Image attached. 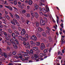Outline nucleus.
Returning <instances> with one entry per match:
<instances>
[{
    "mask_svg": "<svg viewBox=\"0 0 65 65\" xmlns=\"http://www.w3.org/2000/svg\"><path fill=\"white\" fill-rule=\"evenodd\" d=\"M38 47H33L32 49H31L30 50V53L31 54L29 55H32V54L33 53L34 51L36 52L37 51H38Z\"/></svg>",
    "mask_w": 65,
    "mask_h": 65,
    "instance_id": "nucleus-1",
    "label": "nucleus"
},
{
    "mask_svg": "<svg viewBox=\"0 0 65 65\" xmlns=\"http://www.w3.org/2000/svg\"><path fill=\"white\" fill-rule=\"evenodd\" d=\"M44 21L42 20H41L40 21V23L41 24V26L45 25V22L46 23L47 22V20L46 18H44Z\"/></svg>",
    "mask_w": 65,
    "mask_h": 65,
    "instance_id": "nucleus-2",
    "label": "nucleus"
},
{
    "mask_svg": "<svg viewBox=\"0 0 65 65\" xmlns=\"http://www.w3.org/2000/svg\"><path fill=\"white\" fill-rule=\"evenodd\" d=\"M34 57H35V59L36 60V62H38V61H41L42 60V58H39V57H38L36 54H35L34 55Z\"/></svg>",
    "mask_w": 65,
    "mask_h": 65,
    "instance_id": "nucleus-3",
    "label": "nucleus"
},
{
    "mask_svg": "<svg viewBox=\"0 0 65 65\" xmlns=\"http://www.w3.org/2000/svg\"><path fill=\"white\" fill-rule=\"evenodd\" d=\"M18 29L20 31L22 30L21 32V34L22 36H23L25 35V29H22L21 28L19 27L18 28Z\"/></svg>",
    "mask_w": 65,
    "mask_h": 65,
    "instance_id": "nucleus-4",
    "label": "nucleus"
},
{
    "mask_svg": "<svg viewBox=\"0 0 65 65\" xmlns=\"http://www.w3.org/2000/svg\"><path fill=\"white\" fill-rule=\"evenodd\" d=\"M43 42L44 43L47 44L46 46H47V47H48V46H49V45H50V44H51V41H49L48 40H47L46 41V40H44Z\"/></svg>",
    "mask_w": 65,
    "mask_h": 65,
    "instance_id": "nucleus-5",
    "label": "nucleus"
},
{
    "mask_svg": "<svg viewBox=\"0 0 65 65\" xmlns=\"http://www.w3.org/2000/svg\"><path fill=\"white\" fill-rule=\"evenodd\" d=\"M30 57L28 55V53L26 52L25 53V61H27L28 60V59Z\"/></svg>",
    "mask_w": 65,
    "mask_h": 65,
    "instance_id": "nucleus-6",
    "label": "nucleus"
},
{
    "mask_svg": "<svg viewBox=\"0 0 65 65\" xmlns=\"http://www.w3.org/2000/svg\"><path fill=\"white\" fill-rule=\"evenodd\" d=\"M30 13L31 15L32 16L31 20H34V18H35V15L34 14V13L32 11H31L30 12Z\"/></svg>",
    "mask_w": 65,
    "mask_h": 65,
    "instance_id": "nucleus-7",
    "label": "nucleus"
},
{
    "mask_svg": "<svg viewBox=\"0 0 65 65\" xmlns=\"http://www.w3.org/2000/svg\"><path fill=\"white\" fill-rule=\"evenodd\" d=\"M19 39L21 40H22L23 41V44L25 45V37H23L22 38L21 36H18Z\"/></svg>",
    "mask_w": 65,
    "mask_h": 65,
    "instance_id": "nucleus-8",
    "label": "nucleus"
},
{
    "mask_svg": "<svg viewBox=\"0 0 65 65\" xmlns=\"http://www.w3.org/2000/svg\"><path fill=\"white\" fill-rule=\"evenodd\" d=\"M45 45L43 43H42L41 44V45L40 46V49L41 50H43L44 48H45Z\"/></svg>",
    "mask_w": 65,
    "mask_h": 65,
    "instance_id": "nucleus-9",
    "label": "nucleus"
},
{
    "mask_svg": "<svg viewBox=\"0 0 65 65\" xmlns=\"http://www.w3.org/2000/svg\"><path fill=\"white\" fill-rule=\"evenodd\" d=\"M39 10L40 11H42V10L43 12L44 13H46V10L44 8H43L42 9H41V7H40L39 8Z\"/></svg>",
    "mask_w": 65,
    "mask_h": 65,
    "instance_id": "nucleus-10",
    "label": "nucleus"
},
{
    "mask_svg": "<svg viewBox=\"0 0 65 65\" xmlns=\"http://www.w3.org/2000/svg\"><path fill=\"white\" fill-rule=\"evenodd\" d=\"M30 39H32V40H35V41L37 40V38H36V37L35 35L32 36L30 38Z\"/></svg>",
    "mask_w": 65,
    "mask_h": 65,
    "instance_id": "nucleus-11",
    "label": "nucleus"
},
{
    "mask_svg": "<svg viewBox=\"0 0 65 65\" xmlns=\"http://www.w3.org/2000/svg\"><path fill=\"white\" fill-rule=\"evenodd\" d=\"M34 14H35V15L36 18V19H38L39 17L38 13L37 12H35Z\"/></svg>",
    "mask_w": 65,
    "mask_h": 65,
    "instance_id": "nucleus-12",
    "label": "nucleus"
},
{
    "mask_svg": "<svg viewBox=\"0 0 65 65\" xmlns=\"http://www.w3.org/2000/svg\"><path fill=\"white\" fill-rule=\"evenodd\" d=\"M5 7L9 9L10 10H12V8L9 6H5Z\"/></svg>",
    "mask_w": 65,
    "mask_h": 65,
    "instance_id": "nucleus-13",
    "label": "nucleus"
},
{
    "mask_svg": "<svg viewBox=\"0 0 65 65\" xmlns=\"http://www.w3.org/2000/svg\"><path fill=\"white\" fill-rule=\"evenodd\" d=\"M12 44L14 48L15 49H17L18 48V45H17L15 43H13Z\"/></svg>",
    "mask_w": 65,
    "mask_h": 65,
    "instance_id": "nucleus-14",
    "label": "nucleus"
},
{
    "mask_svg": "<svg viewBox=\"0 0 65 65\" xmlns=\"http://www.w3.org/2000/svg\"><path fill=\"white\" fill-rule=\"evenodd\" d=\"M28 39V35L27 34H26L25 35V41H27Z\"/></svg>",
    "mask_w": 65,
    "mask_h": 65,
    "instance_id": "nucleus-15",
    "label": "nucleus"
},
{
    "mask_svg": "<svg viewBox=\"0 0 65 65\" xmlns=\"http://www.w3.org/2000/svg\"><path fill=\"white\" fill-rule=\"evenodd\" d=\"M2 56H4L5 58H7V54L5 52H4L3 53V54H2Z\"/></svg>",
    "mask_w": 65,
    "mask_h": 65,
    "instance_id": "nucleus-16",
    "label": "nucleus"
},
{
    "mask_svg": "<svg viewBox=\"0 0 65 65\" xmlns=\"http://www.w3.org/2000/svg\"><path fill=\"white\" fill-rule=\"evenodd\" d=\"M25 45H26L27 47L29 48H30V45H29V43L27 42V43L25 42Z\"/></svg>",
    "mask_w": 65,
    "mask_h": 65,
    "instance_id": "nucleus-17",
    "label": "nucleus"
},
{
    "mask_svg": "<svg viewBox=\"0 0 65 65\" xmlns=\"http://www.w3.org/2000/svg\"><path fill=\"white\" fill-rule=\"evenodd\" d=\"M45 55V53H41L39 55V57H42L43 56Z\"/></svg>",
    "mask_w": 65,
    "mask_h": 65,
    "instance_id": "nucleus-18",
    "label": "nucleus"
},
{
    "mask_svg": "<svg viewBox=\"0 0 65 65\" xmlns=\"http://www.w3.org/2000/svg\"><path fill=\"white\" fill-rule=\"evenodd\" d=\"M35 6V8L36 9H38V6L36 4H35L34 5Z\"/></svg>",
    "mask_w": 65,
    "mask_h": 65,
    "instance_id": "nucleus-19",
    "label": "nucleus"
},
{
    "mask_svg": "<svg viewBox=\"0 0 65 65\" xmlns=\"http://www.w3.org/2000/svg\"><path fill=\"white\" fill-rule=\"evenodd\" d=\"M5 18H6L8 20L10 19V17L8 15H6L5 16Z\"/></svg>",
    "mask_w": 65,
    "mask_h": 65,
    "instance_id": "nucleus-20",
    "label": "nucleus"
},
{
    "mask_svg": "<svg viewBox=\"0 0 65 65\" xmlns=\"http://www.w3.org/2000/svg\"><path fill=\"white\" fill-rule=\"evenodd\" d=\"M36 44L37 46H39L40 44V42H36Z\"/></svg>",
    "mask_w": 65,
    "mask_h": 65,
    "instance_id": "nucleus-21",
    "label": "nucleus"
},
{
    "mask_svg": "<svg viewBox=\"0 0 65 65\" xmlns=\"http://www.w3.org/2000/svg\"><path fill=\"white\" fill-rule=\"evenodd\" d=\"M42 36H44V37H45L46 36V33L44 32H43L42 33Z\"/></svg>",
    "mask_w": 65,
    "mask_h": 65,
    "instance_id": "nucleus-22",
    "label": "nucleus"
},
{
    "mask_svg": "<svg viewBox=\"0 0 65 65\" xmlns=\"http://www.w3.org/2000/svg\"><path fill=\"white\" fill-rule=\"evenodd\" d=\"M48 50H49L48 48L47 49H44V53H47V52L48 51Z\"/></svg>",
    "mask_w": 65,
    "mask_h": 65,
    "instance_id": "nucleus-23",
    "label": "nucleus"
},
{
    "mask_svg": "<svg viewBox=\"0 0 65 65\" xmlns=\"http://www.w3.org/2000/svg\"><path fill=\"white\" fill-rule=\"evenodd\" d=\"M30 22L28 20H26L25 22V24H26L27 25H29Z\"/></svg>",
    "mask_w": 65,
    "mask_h": 65,
    "instance_id": "nucleus-24",
    "label": "nucleus"
},
{
    "mask_svg": "<svg viewBox=\"0 0 65 65\" xmlns=\"http://www.w3.org/2000/svg\"><path fill=\"white\" fill-rule=\"evenodd\" d=\"M33 3V2L31 0H29L28 2V4L30 5H31Z\"/></svg>",
    "mask_w": 65,
    "mask_h": 65,
    "instance_id": "nucleus-25",
    "label": "nucleus"
},
{
    "mask_svg": "<svg viewBox=\"0 0 65 65\" xmlns=\"http://www.w3.org/2000/svg\"><path fill=\"white\" fill-rule=\"evenodd\" d=\"M12 37H13V38H15L16 37V36H15V34L14 33H13L12 34Z\"/></svg>",
    "mask_w": 65,
    "mask_h": 65,
    "instance_id": "nucleus-26",
    "label": "nucleus"
},
{
    "mask_svg": "<svg viewBox=\"0 0 65 65\" xmlns=\"http://www.w3.org/2000/svg\"><path fill=\"white\" fill-rule=\"evenodd\" d=\"M2 21H4L5 23V20H6L5 18L4 17H2Z\"/></svg>",
    "mask_w": 65,
    "mask_h": 65,
    "instance_id": "nucleus-27",
    "label": "nucleus"
},
{
    "mask_svg": "<svg viewBox=\"0 0 65 65\" xmlns=\"http://www.w3.org/2000/svg\"><path fill=\"white\" fill-rule=\"evenodd\" d=\"M30 43H31V44L32 45V46H34V45H35V43L33 42V41H31Z\"/></svg>",
    "mask_w": 65,
    "mask_h": 65,
    "instance_id": "nucleus-28",
    "label": "nucleus"
},
{
    "mask_svg": "<svg viewBox=\"0 0 65 65\" xmlns=\"http://www.w3.org/2000/svg\"><path fill=\"white\" fill-rule=\"evenodd\" d=\"M14 41L15 42H16L17 44H19V41L17 39L15 40Z\"/></svg>",
    "mask_w": 65,
    "mask_h": 65,
    "instance_id": "nucleus-29",
    "label": "nucleus"
},
{
    "mask_svg": "<svg viewBox=\"0 0 65 65\" xmlns=\"http://www.w3.org/2000/svg\"><path fill=\"white\" fill-rule=\"evenodd\" d=\"M38 29L39 31H41L42 30V29L40 27H38Z\"/></svg>",
    "mask_w": 65,
    "mask_h": 65,
    "instance_id": "nucleus-30",
    "label": "nucleus"
},
{
    "mask_svg": "<svg viewBox=\"0 0 65 65\" xmlns=\"http://www.w3.org/2000/svg\"><path fill=\"white\" fill-rule=\"evenodd\" d=\"M22 20V23H23V24H25V19H24L23 18H21Z\"/></svg>",
    "mask_w": 65,
    "mask_h": 65,
    "instance_id": "nucleus-31",
    "label": "nucleus"
},
{
    "mask_svg": "<svg viewBox=\"0 0 65 65\" xmlns=\"http://www.w3.org/2000/svg\"><path fill=\"white\" fill-rule=\"evenodd\" d=\"M3 34L5 36V37H6L7 36V34L6 32H4L3 33Z\"/></svg>",
    "mask_w": 65,
    "mask_h": 65,
    "instance_id": "nucleus-32",
    "label": "nucleus"
},
{
    "mask_svg": "<svg viewBox=\"0 0 65 65\" xmlns=\"http://www.w3.org/2000/svg\"><path fill=\"white\" fill-rule=\"evenodd\" d=\"M57 24H58V22H59V17L58 16H57Z\"/></svg>",
    "mask_w": 65,
    "mask_h": 65,
    "instance_id": "nucleus-33",
    "label": "nucleus"
},
{
    "mask_svg": "<svg viewBox=\"0 0 65 65\" xmlns=\"http://www.w3.org/2000/svg\"><path fill=\"white\" fill-rule=\"evenodd\" d=\"M15 33L16 34H18V35H20V34H19V32L18 31H17V30H15L14 31Z\"/></svg>",
    "mask_w": 65,
    "mask_h": 65,
    "instance_id": "nucleus-34",
    "label": "nucleus"
},
{
    "mask_svg": "<svg viewBox=\"0 0 65 65\" xmlns=\"http://www.w3.org/2000/svg\"><path fill=\"white\" fill-rule=\"evenodd\" d=\"M15 17H16L17 18H18V19H19L20 18V17H19V16L18 15V14H15Z\"/></svg>",
    "mask_w": 65,
    "mask_h": 65,
    "instance_id": "nucleus-35",
    "label": "nucleus"
},
{
    "mask_svg": "<svg viewBox=\"0 0 65 65\" xmlns=\"http://www.w3.org/2000/svg\"><path fill=\"white\" fill-rule=\"evenodd\" d=\"M11 27L12 29H14V30H15V27L13 25H11Z\"/></svg>",
    "mask_w": 65,
    "mask_h": 65,
    "instance_id": "nucleus-36",
    "label": "nucleus"
},
{
    "mask_svg": "<svg viewBox=\"0 0 65 65\" xmlns=\"http://www.w3.org/2000/svg\"><path fill=\"white\" fill-rule=\"evenodd\" d=\"M37 37H41V35H40V34H39V33H38L37 34Z\"/></svg>",
    "mask_w": 65,
    "mask_h": 65,
    "instance_id": "nucleus-37",
    "label": "nucleus"
},
{
    "mask_svg": "<svg viewBox=\"0 0 65 65\" xmlns=\"http://www.w3.org/2000/svg\"><path fill=\"white\" fill-rule=\"evenodd\" d=\"M13 21H14V22L15 23H16V24H17V23H18V21H17V20L16 19H13Z\"/></svg>",
    "mask_w": 65,
    "mask_h": 65,
    "instance_id": "nucleus-38",
    "label": "nucleus"
},
{
    "mask_svg": "<svg viewBox=\"0 0 65 65\" xmlns=\"http://www.w3.org/2000/svg\"><path fill=\"white\" fill-rule=\"evenodd\" d=\"M14 4L15 5H17V1H14Z\"/></svg>",
    "mask_w": 65,
    "mask_h": 65,
    "instance_id": "nucleus-39",
    "label": "nucleus"
},
{
    "mask_svg": "<svg viewBox=\"0 0 65 65\" xmlns=\"http://www.w3.org/2000/svg\"><path fill=\"white\" fill-rule=\"evenodd\" d=\"M50 56H51V54H48L47 56H45L44 58L45 59V58H47V57H50Z\"/></svg>",
    "mask_w": 65,
    "mask_h": 65,
    "instance_id": "nucleus-40",
    "label": "nucleus"
},
{
    "mask_svg": "<svg viewBox=\"0 0 65 65\" xmlns=\"http://www.w3.org/2000/svg\"><path fill=\"white\" fill-rule=\"evenodd\" d=\"M11 34H8L7 35V36H8L9 38H10L11 37Z\"/></svg>",
    "mask_w": 65,
    "mask_h": 65,
    "instance_id": "nucleus-41",
    "label": "nucleus"
},
{
    "mask_svg": "<svg viewBox=\"0 0 65 65\" xmlns=\"http://www.w3.org/2000/svg\"><path fill=\"white\" fill-rule=\"evenodd\" d=\"M10 14V15L11 17L12 18H13V15H12V14L11 13H9Z\"/></svg>",
    "mask_w": 65,
    "mask_h": 65,
    "instance_id": "nucleus-42",
    "label": "nucleus"
},
{
    "mask_svg": "<svg viewBox=\"0 0 65 65\" xmlns=\"http://www.w3.org/2000/svg\"><path fill=\"white\" fill-rule=\"evenodd\" d=\"M10 41L11 42V43L12 44L15 43L13 41V40L12 39H11L10 40Z\"/></svg>",
    "mask_w": 65,
    "mask_h": 65,
    "instance_id": "nucleus-43",
    "label": "nucleus"
},
{
    "mask_svg": "<svg viewBox=\"0 0 65 65\" xmlns=\"http://www.w3.org/2000/svg\"><path fill=\"white\" fill-rule=\"evenodd\" d=\"M26 52H27V53H28V54H29V55H30L31 54L30 53V51H29L28 50H26Z\"/></svg>",
    "mask_w": 65,
    "mask_h": 65,
    "instance_id": "nucleus-44",
    "label": "nucleus"
},
{
    "mask_svg": "<svg viewBox=\"0 0 65 65\" xmlns=\"http://www.w3.org/2000/svg\"><path fill=\"white\" fill-rule=\"evenodd\" d=\"M23 58V56L22 55H20V56H19V57H17V58L19 59V58H20V59H22Z\"/></svg>",
    "mask_w": 65,
    "mask_h": 65,
    "instance_id": "nucleus-45",
    "label": "nucleus"
},
{
    "mask_svg": "<svg viewBox=\"0 0 65 65\" xmlns=\"http://www.w3.org/2000/svg\"><path fill=\"white\" fill-rule=\"evenodd\" d=\"M64 25V24H63V23H62L61 24V25H60V26L62 27V28H64V26H63Z\"/></svg>",
    "mask_w": 65,
    "mask_h": 65,
    "instance_id": "nucleus-46",
    "label": "nucleus"
},
{
    "mask_svg": "<svg viewBox=\"0 0 65 65\" xmlns=\"http://www.w3.org/2000/svg\"><path fill=\"white\" fill-rule=\"evenodd\" d=\"M46 9H48V11H50V10L49 9V8H48V6L46 5Z\"/></svg>",
    "mask_w": 65,
    "mask_h": 65,
    "instance_id": "nucleus-47",
    "label": "nucleus"
},
{
    "mask_svg": "<svg viewBox=\"0 0 65 65\" xmlns=\"http://www.w3.org/2000/svg\"><path fill=\"white\" fill-rule=\"evenodd\" d=\"M7 50L8 51H10V47L8 46L7 47Z\"/></svg>",
    "mask_w": 65,
    "mask_h": 65,
    "instance_id": "nucleus-48",
    "label": "nucleus"
},
{
    "mask_svg": "<svg viewBox=\"0 0 65 65\" xmlns=\"http://www.w3.org/2000/svg\"><path fill=\"white\" fill-rule=\"evenodd\" d=\"M65 43V40L64 41L61 42V44L63 45V44H64V43Z\"/></svg>",
    "mask_w": 65,
    "mask_h": 65,
    "instance_id": "nucleus-49",
    "label": "nucleus"
},
{
    "mask_svg": "<svg viewBox=\"0 0 65 65\" xmlns=\"http://www.w3.org/2000/svg\"><path fill=\"white\" fill-rule=\"evenodd\" d=\"M39 14H40V15H43V13L41 11L39 12Z\"/></svg>",
    "mask_w": 65,
    "mask_h": 65,
    "instance_id": "nucleus-50",
    "label": "nucleus"
},
{
    "mask_svg": "<svg viewBox=\"0 0 65 65\" xmlns=\"http://www.w3.org/2000/svg\"><path fill=\"white\" fill-rule=\"evenodd\" d=\"M39 23H38L37 22V23H36V27H38V26H39Z\"/></svg>",
    "mask_w": 65,
    "mask_h": 65,
    "instance_id": "nucleus-51",
    "label": "nucleus"
},
{
    "mask_svg": "<svg viewBox=\"0 0 65 65\" xmlns=\"http://www.w3.org/2000/svg\"><path fill=\"white\" fill-rule=\"evenodd\" d=\"M46 33H47V34H48V35L50 34V32L48 30L46 31Z\"/></svg>",
    "mask_w": 65,
    "mask_h": 65,
    "instance_id": "nucleus-52",
    "label": "nucleus"
},
{
    "mask_svg": "<svg viewBox=\"0 0 65 65\" xmlns=\"http://www.w3.org/2000/svg\"><path fill=\"white\" fill-rule=\"evenodd\" d=\"M10 23H11V24H12L13 25H15V23H14V22H12V21H11Z\"/></svg>",
    "mask_w": 65,
    "mask_h": 65,
    "instance_id": "nucleus-53",
    "label": "nucleus"
},
{
    "mask_svg": "<svg viewBox=\"0 0 65 65\" xmlns=\"http://www.w3.org/2000/svg\"><path fill=\"white\" fill-rule=\"evenodd\" d=\"M48 39H49V40H52V37H51V36H50L48 37Z\"/></svg>",
    "mask_w": 65,
    "mask_h": 65,
    "instance_id": "nucleus-54",
    "label": "nucleus"
},
{
    "mask_svg": "<svg viewBox=\"0 0 65 65\" xmlns=\"http://www.w3.org/2000/svg\"><path fill=\"white\" fill-rule=\"evenodd\" d=\"M5 37V39L6 40H9V38H8V37H7V36H6V37Z\"/></svg>",
    "mask_w": 65,
    "mask_h": 65,
    "instance_id": "nucleus-55",
    "label": "nucleus"
},
{
    "mask_svg": "<svg viewBox=\"0 0 65 65\" xmlns=\"http://www.w3.org/2000/svg\"><path fill=\"white\" fill-rule=\"evenodd\" d=\"M7 43L9 45H11V43L10 42H7Z\"/></svg>",
    "mask_w": 65,
    "mask_h": 65,
    "instance_id": "nucleus-56",
    "label": "nucleus"
},
{
    "mask_svg": "<svg viewBox=\"0 0 65 65\" xmlns=\"http://www.w3.org/2000/svg\"><path fill=\"white\" fill-rule=\"evenodd\" d=\"M19 7H21V8H22V9H23V8H24V7L23 6H21V5H20V6H19Z\"/></svg>",
    "mask_w": 65,
    "mask_h": 65,
    "instance_id": "nucleus-57",
    "label": "nucleus"
},
{
    "mask_svg": "<svg viewBox=\"0 0 65 65\" xmlns=\"http://www.w3.org/2000/svg\"><path fill=\"white\" fill-rule=\"evenodd\" d=\"M52 48H51L49 50V53H50L51 52V51L52 50Z\"/></svg>",
    "mask_w": 65,
    "mask_h": 65,
    "instance_id": "nucleus-58",
    "label": "nucleus"
},
{
    "mask_svg": "<svg viewBox=\"0 0 65 65\" xmlns=\"http://www.w3.org/2000/svg\"><path fill=\"white\" fill-rule=\"evenodd\" d=\"M12 54L13 55H15L16 54V53H15L14 52H13Z\"/></svg>",
    "mask_w": 65,
    "mask_h": 65,
    "instance_id": "nucleus-59",
    "label": "nucleus"
},
{
    "mask_svg": "<svg viewBox=\"0 0 65 65\" xmlns=\"http://www.w3.org/2000/svg\"><path fill=\"white\" fill-rule=\"evenodd\" d=\"M9 32L10 33H11L12 32L11 31V30L10 29V31H9Z\"/></svg>",
    "mask_w": 65,
    "mask_h": 65,
    "instance_id": "nucleus-60",
    "label": "nucleus"
},
{
    "mask_svg": "<svg viewBox=\"0 0 65 65\" xmlns=\"http://www.w3.org/2000/svg\"><path fill=\"white\" fill-rule=\"evenodd\" d=\"M27 17H30V14H27Z\"/></svg>",
    "mask_w": 65,
    "mask_h": 65,
    "instance_id": "nucleus-61",
    "label": "nucleus"
},
{
    "mask_svg": "<svg viewBox=\"0 0 65 65\" xmlns=\"http://www.w3.org/2000/svg\"><path fill=\"white\" fill-rule=\"evenodd\" d=\"M16 24L18 26H20V24H19V23H16Z\"/></svg>",
    "mask_w": 65,
    "mask_h": 65,
    "instance_id": "nucleus-62",
    "label": "nucleus"
},
{
    "mask_svg": "<svg viewBox=\"0 0 65 65\" xmlns=\"http://www.w3.org/2000/svg\"><path fill=\"white\" fill-rule=\"evenodd\" d=\"M46 29H47V30H50V28L48 27H47Z\"/></svg>",
    "mask_w": 65,
    "mask_h": 65,
    "instance_id": "nucleus-63",
    "label": "nucleus"
},
{
    "mask_svg": "<svg viewBox=\"0 0 65 65\" xmlns=\"http://www.w3.org/2000/svg\"><path fill=\"white\" fill-rule=\"evenodd\" d=\"M31 59H32V60H33L34 59V57L33 56H32L31 57Z\"/></svg>",
    "mask_w": 65,
    "mask_h": 65,
    "instance_id": "nucleus-64",
    "label": "nucleus"
}]
</instances>
